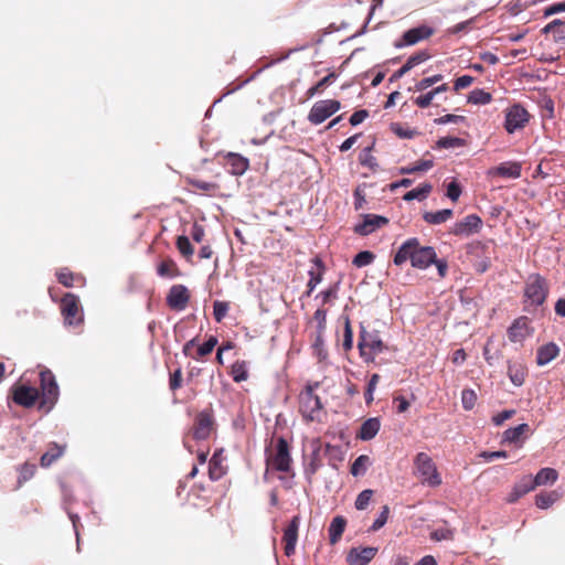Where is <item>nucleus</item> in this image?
<instances>
[{
    "label": "nucleus",
    "instance_id": "10",
    "mask_svg": "<svg viewBox=\"0 0 565 565\" xmlns=\"http://www.w3.org/2000/svg\"><path fill=\"white\" fill-rule=\"evenodd\" d=\"M482 227V220L476 214H469L463 220L456 222L450 233L456 236H470L479 233Z\"/></svg>",
    "mask_w": 565,
    "mask_h": 565
},
{
    "label": "nucleus",
    "instance_id": "32",
    "mask_svg": "<svg viewBox=\"0 0 565 565\" xmlns=\"http://www.w3.org/2000/svg\"><path fill=\"white\" fill-rule=\"evenodd\" d=\"M490 173H495L502 177L516 179L521 174V168L518 163H503L492 169Z\"/></svg>",
    "mask_w": 565,
    "mask_h": 565
},
{
    "label": "nucleus",
    "instance_id": "17",
    "mask_svg": "<svg viewBox=\"0 0 565 565\" xmlns=\"http://www.w3.org/2000/svg\"><path fill=\"white\" fill-rule=\"evenodd\" d=\"M213 430V420L209 414H200L194 426V437L205 439Z\"/></svg>",
    "mask_w": 565,
    "mask_h": 565
},
{
    "label": "nucleus",
    "instance_id": "11",
    "mask_svg": "<svg viewBox=\"0 0 565 565\" xmlns=\"http://www.w3.org/2000/svg\"><path fill=\"white\" fill-rule=\"evenodd\" d=\"M321 402L320 398L313 394L311 387H308L300 396V408L305 416L310 418L311 420L317 418L319 412L321 411Z\"/></svg>",
    "mask_w": 565,
    "mask_h": 565
},
{
    "label": "nucleus",
    "instance_id": "60",
    "mask_svg": "<svg viewBox=\"0 0 565 565\" xmlns=\"http://www.w3.org/2000/svg\"><path fill=\"white\" fill-rule=\"evenodd\" d=\"M189 299H190L189 290L184 286L179 285V310H181L185 307Z\"/></svg>",
    "mask_w": 565,
    "mask_h": 565
},
{
    "label": "nucleus",
    "instance_id": "36",
    "mask_svg": "<svg viewBox=\"0 0 565 565\" xmlns=\"http://www.w3.org/2000/svg\"><path fill=\"white\" fill-rule=\"evenodd\" d=\"M427 60V55L425 53H419L411 56L407 62L397 71L396 76L401 77L407 72H409L414 66L420 64L422 62Z\"/></svg>",
    "mask_w": 565,
    "mask_h": 565
},
{
    "label": "nucleus",
    "instance_id": "39",
    "mask_svg": "<svg viewBox=\"0 0 565 565\" xmlns=\"http://www.w3.org/2000/svg\"><path fill=\"white\" fill-rule=\"evenodd\" d=\"M491 95L482 89H473L468 97V102L475 105H486L490 103Z\"/></svg>",
    "mask_w": 565,
    "mask_h": 565
},
{
    "label": "nucleus",
    "instance_id": "51",
    "mask_svg": "<svg viewBox=\"0 0 565 565\" xmlns=\"http://www.w3.org/2000/svg\"><path fill=\"white\" fill-rule=\"evenodd\" d=\"M460 194H461L460 185L456 181L450 182L447 186V196L451 201L456 202L459 199Z\"/></svg>",
    "mask_w": 565,
    "mask_h": 565
},
{
    "label": "nucleus",
    "instance_id": "1",
    "mask_svg": "<svg viewBox=\"0 0 565 565\" xmlns=\"http://www.w3.org/2000/svg\"><path fill=\"white\" fill-rule=\"evenodd\" d=\"M415 476L423 484L428 487H438L441 483V477L437 471L431 457L426 452H419L414 459Z\"/></svg>",
    "mask_w": 565,
    "mask_h": 565
},
{
    "label": "nucleus",
    "instance_id": "62",
    "mask_svg": "<svg viewBox=\"0 0 565 565\" xmlns=\"http://www.w3.org/2000/svg\"><path fill=\"white\" fill-rule=\"evenodd\" d=\"M352 343H353V339H352V330H351V327H350L349 321H347V323H345V330H344V341H343V347H344L347 350H350V349L352 348Z\"/></svg>",
    "mask_w": 565,
    "mask_h": 565
},
{
    "label": "nucleus",
    "instance_id": "16",
    "mask_svg": "<svg viewBox=\"0 0 565 565\" xmlns=\"http://www.w3.org/2000/svg\"><path fill=\"white\" fill-rule=\"evenodd\" d=\"M509 339L512 342H522L526 337L530 335V327L526 318H519L510 327Z\"/></svg>",
    "mask_w": 565,
    "mask_h": 565
},
{
    "label": "nucleus",
    "instance_id": "47",
    "mask_svg": "<svg viewBox=\"0 0 565 565\" xmlns=\"http://www.w3.org/2000/svg\"><path fill=\"white\" fill-rule=\"evenodd\" d=\"M388 513H390L388 507L384 505L382 509V512L380 513L377 519L373 522L371 530L377 531L381 527H383L385 525V523L387 522Z\"/></svg>",
    "mask_w": 565,
    "mask_h": 565
},
{
    "label": "nucleus",
    "instance_id": "57",
    "mask_svg": "<svg viewBox=\"0 0 565 565\" xmlns=\"http://www.w3.org/2000/svg\"><path fill=\"white\" fill-rule=\"evenodd\" d=\"M394 404L396 405V411L397 413H405L409 405H411V402L407 401L404 396H395L394 399H393Z\"/></svg>",
    "mask_w": 565,
    "mask_h": 565
},
{
    "label": "nucleus",
    "instance_id": "26",
    "mask_svg": "<svg viewBox=\"0 0 565 565\" xmlns=\"http://www.w3.org/2000/svg\"><path fill=\"white\" fill-rule=\"evenodd\" d=\"M227 163L231 166V171L233 174L241 175L243 174L247 168H248V161L244 157L228 152L226 154Z\"/></svg>",
    "mask_w": 565,
    "mask_h": 565
},
{
    "label": "nucleus",
    "instance_id": "48",
    "mask_svg": "<svg viewBox=\"0 0 565 565\" xmlns=\"http://www.w3.org/2000/svg\"><path fill=\"white\" fill-rule=\"evenodd\" d=\"M179 252L186 257L193 255L194 248L191 246L188 237L179 236Z\"/></svg>",
    "mask_w": 565,
    "mask_h": 565
},
{
    "label": "nucleus",
    "instance_id": "7",
    "mask_svg": "<svg viewBox=\"0 0 565 565\" xmlns=\"http://www.w3.org/2000/svg\"><path fill=\"white\" fill-rule=\"evenodd\" d=\"M11 396L17 405L30 408L34 406L35 402L40 398V392L33 386L15 384L11 387Z\"/></svg>",
    "mask_w": 565,
    "mask_h": 565
},
{
    "label": "nucleus",
    "instance_id": "23",
    "mask_svg": "<svg viewBox=\"0 0 565 565\" xmlns=\"http://www.w3.org/2000/svg\"><path fill=\"white\" fill-rule=\"evenodd\" d=\"M57 281L64 287H73L75 284H83L84 277L79 274L72 273L68 268H61L56 273Z\"/></svg>",
    "mask_w": 565,
    "mask_h": 565
},
{
    "label": "nucleus",
    "instance_id": "58",
    "mask_svg": "<svg viewBox=\"0 0 565 565\" xmlns=\"http://www.w3.org/2000/svg\"><path fill=\"white\" fill-rule=\"evenodd\" d=\"M472 82H473L472 76H469V75L460 76L456 79L454 88H455V90H460L462 88L470 86Z\"/></svg>",
    "mask_w": 565,
    "mask_h": 565
},
{
    "label": "nucleus",
    "instance_id": "15",
    "mask_svg": "<svg viewBox=\"0 0 565 565\" xmlns=\"http://www.w3.org/2000/svg\"><path fill=\"white\" fill-rule=\"evenodd\" d=\"M300 520L294 516L284 533L285 553L290 556L295 552L296 543L298 540V529Z\"/></svg>",
    "mask_w": 565,
    "mask_h": 565
},
{
    "label": "nucleus",
    "instance_id": "50",
    "mask_svg": "<svg viewBox=\"0 0 565 565\" xmlns=\"http://www.w3.org/2000/svg\"><path fill=\"white\" fill-rule=\"evenodd\" d=\"M436 94L434 93V90L431 89L430 92H428L427 94L425 95H420L418 96L416 99H415V104L420 107V108H426L428 107L433 99L435 98Z\"/></svg>",
    "mask_w": 565,
    "mask_h": 565
},
{
    "label": "nucleus",
    "instance_id": "12",
    "mask_svg": "<svg viewBox=\"0 0 565 565\" xmlns=\"http://www.w3.org/2000/svg\"><path fill=\"white\" fill-rule=\"evenodd\" d=\"M435 258H436V252L433 247H430V246L422 247L418 244L414 248V253H413V257H412V266L419 268V269H425L430 264H433L435 262Z\"/></svg>",
    "mask_w": 565,
    "mask_h": 565
},
{
    "label": "nucleus",
    "instance_id": "22",
    "mask_svg": "<svg viewBox=\"0 0 565 565\" xmlns=\"http://www.w3.org/2000/svg\"><path fill=\"white\" fill-rule=\"evenodd\" d=\"M381 427V423L379 418H369L365 420L360 429L359 437L362 440H371L376 436Z\"/></svg>",
    "mask_w": 565,
    "mask_h": 565
},
{
    "label": "nucleus",
    "instance_id": "61",
    "mask_svg": "<svg viewBox=\"0 0 565 565\" xmlns=\"http://www.w3.org/2000/svg\"><path fill=\"white\" fill-rule=\"evenodd\" d=\"M564 11H565V1L551 4L550 7H547L545 9L544 14L546 17H548V15H553V14H556V13H559V12H564Z\"/></svg>",
    "mask_w": 565,
    "mask_h": 565
},
{
    "label": "nucleus",
    "instance_id": "38",
    "mask_svg": "<svg viewBox=\"0 0 565 565\" xmlns=\"http://www.w3.org/2000/svg\"><path fill=\"white\" fill-rule=\"evenodd\" d=\"M369 465H370V458L365 455H361L354 460V462L351 467V473L355 477L364 475Z\"/></svg>",
    "mask_w": 565,
    "mask_h": 565
},
{
    "label": "nucleus",
    "instance_id": "54",
    "mask_svg": "<svg viewBox=\"0 0 565 565\" xmlns=\"http://www.w3.org/2000/svg\"><path fill=\"white\" fill-rule=\"evenodd\" d=\"M334 74L331 73L320 79L312 88L309 89V95L313 96L317 92H319L322 87L330 84L334 79Z\"/></svg>",
    "mask_w": 565,
    "mask_h": 565
},
{
    "label": "nucleus",
    "instance_id": "45",
    "mask_svg": "<svg viewBox=\"0 0 565 565\" xmlns=\"http://www.w3.org/2000/svg\"><path fill=\"white\" fill-rule=\"evenodd\" d=\"M374 259V255L371 252H360L353 259V264L358 267L370 265Z\"/></svg>",
    "mask_w": 565,
    "mask_h": 565
},
{
    "label": "nucleus",
    "instance_id": "40",
    "mask_svg": "<svg viewBox=\"0 0 565 565\" xmlns=\"http://www.w3.org/2000/svg\"><path fill=\"white\" fill-rule=\"evenodd\" d=\"M477 394L473 390L466 388L461 393V403L465 409L470 411L475 407Z\"/></svg>",
    "mask_w": 565,
    "mask_h": 565
},
{
    "label": "nucleus",
    "instance_id": "18",
    "mask_svg": "<svg viewBox=\"0 0 565 565\" xmlns=\"http://www.w3.org/2000/svg\"><path fill=\"white\" fill-rule=\"evenodd\" d=\"M433 34V29L422 25L418 28H414L404 33L403 40L404 44L413 45L419 42L420 40L427 39Z\"/></svg>",
    "mask_w": 565,
    "mask_h": 565
},
{
    "label": "nucleus",
    "instance_id": "34",
    "mask_svg": "<svg viewBox=\"0 0 565 565\" xmlns=\"http://www.w3.org/2000/svg\"><path fill=\"white\" fill-rule=\"evenodd\" d=\"M529 430L527 424H521L516 427L509 428L503 433V441L515 444L520 440L521 436Z\"/></svg>",
    "mask_w": 565,
    "mask_h": 565
},
{
    "label": "nucleus",
    "instance_id": "53",
    "mask_svg": "<svg viewBox=\"0 0 565 565\" xmlns=\"http://www.w3.org/2000/svg\"><path fill=\"white\" fill-rule=\"evenodd\" d=\"M217 341L215 338H210L205 343H203L202 345H200L198 348V353L200 356H204L209 353H211L213 351V349L215 348Z\"/></svg>",
    "mask_w": 565,
    "mask_h": 565
},
{
    "label": "nucleus",
    "instance_id": "31",
    "mask_svg": "<svg viewBox=\"0 0 565 565\" xmlns=\"http://www.w3.org/2000/svg\"><path fill=\"white\" fill-rule=\"evenodd\" d=\"M544 33H552L555 41L565 40V21L559 19L553 20L543 29Z\"/></svg>",
    "mask_w": 565,
    "mask_h": 565
},
{
    "label": "nucleus",
    "instance_id": "20",
    "mask_svg": "<svg viewBox=\"0 0 565 565\" xmlns=\"http://www.w3.org/2000/svg\"><path fill=\"white\" fill-rule=\"evenodd\" d=\"M534 488L535 484H533L531 476H526L514 486L512 492L508 498V501L511 503L515 502L519 498L532 491Z\"/></svg>",
    "mask_w": 565,
    "mask_h": 565
},
{
    "label": "nucleus",
    "instance_id": "56",
    "mask_svg": "<svg viewBox=\"0 0 565 565\" xmlns=\"http://www.w3.org/2000/svg\"><path fill=\"white\" fill-rule=\"evenodd\" d=\"M514 414V409H507L493 416L492 420L495 425L499 426L502 425L505 420L510 419Z\"/></svg>",
    "mask_w": 565,
    "mask_h": 565
},
{
    "label": "nucleus",
    "instance_id": "28",
    "mask_svg": "<svg viewBox=\"0 0 565 565\" xmlns=\"http://www.w3.org/2000/svg\"><path fill=\"white\" fill-rule=\"evenodd\" d=\"M558 478V473L555 469L553 468H543L541 469L534 479H532V482L533 484H535V487L537 486H545V484H548V483H554Z\"/></svg>",
    "mask_w": 565,
    "mask_h": 565
},
{
    "label": "nucleus",
    "instance_id": "29",
    "mask_svg": "<svg viewBox=\"0 0 565 565\" xmlns=\"http://www.w3.org/2000/svg\"><path fill=\"white\" fill-rule=\"evenodd\" d=\"M563 495V492L561 490H553L547 493H540L536 495L535 503L537 508L540 509H547L553 503L558 501Z\"/></svg>",
    "mask_w": 565,
    "mask_h": 565
},
{
    "label": "nucleus",
    "instance_id": "46",
    "mask_svg": "<svg viewBox=\"0 0 565 565\" xmlns=\"http://www.w3.org/2000/svg\"><path fill=\"white\" fill-rule=\"evenodd\" d=\"M438 147L449 149L463 146V140L458 137H445L438 140Z\"/></svg>",
    "mask_w": 565,
    "mask_h": 565
},
{
    "label": "nucleus",
    "instance_id": "43",
    "mask_svg": "<svg viewBox=\"0 0 565 565\" xmlns=\"http://www.w3.org/2000/svg\"><path fill=\"white\" fill-rule=\"evenodd\" d=\"M373 495V491L370 489L363 490L355 500V508L358 510H364L369 505Z\"/></svg>",
    "mask_w": 565,
    "mask_h": 565
},
{
    "label": "nucleus",
    "instance_id": "25",
    "mask_svg": "<svg viewBox=\"0 0 565 565\" xmlns=\"http://www.w3.org/2000/svg\"><path fill=\"white\" fill-rule=\"evenodd\" d=\"M508 375L515 386H521L525 381L526 370L520 362H511L508 366Z\"/></svg>",
    "mask_w": 565,
    "mask_h": 565
},
{
    "label": "nucleus",
    "instance_id": "24",
    "mask_svg": "<svg viewBox=\"0 0 565 565\" xmlns=\"http://www.w3.org/2000/svg\"><path fill=\"white\" fill-rule=\"evenodd\" d=\"M223 450L215 451L210 460V476L214 480H218L225 473V467L223 465Z\"/></svg>",
    "mask_w": 565,
    "mask_h": 565
},
{
    "label": "nucleus",
    "instance_id": "9",
    "mask_svg": "<svg viewBox=\"0 0 565 565\" xmlns=\"http://www.w3.org/2000/svg\"><path fill=\"white\" fill-rule=\"evenodd\" d=\"M529 113L520 105H513L507 110L504 127L509 134L522 129L529 121Z\"/></svg>",
    "mask_w": 565,
    "mask_h": 565
},
{
    "label": "nucleus",
    "instance_id": "37",
    "mask_svg": "<svg viewBox=\"0 0 565 565\" xmlns=\"http://www.w3.org/2000/svg\"><path fill=\"white\" fill-rule=\"evenodd\" d=\"M18 487L29 481L35 473L36 467L33 463L24 462L19 467Z\"/></svg>",
    "mask_w": 565,
    "mask_h": 565
},
{
    "label": "nucleus",
    "instance_id": "63",
    "mask_svg": "<svg viewBox=\"0 0 565 565\" xmlns=\"http://www.w3.org/2000/svg\"><path fill=\"white\" fill-rule=\"evenodd\" d=\"M480 456L488 461H492L499 458H507L508 454L505 451H483Z\"/></svg>",
    "mask_w": 565,
    "mask_h": 565
},
{
    "label": "nucleus",
    "instance_id": "33",
    "mask_svg": "<svg viewBox=\"0 0 565 565\" xmlns=\"http://www.w3.org/2000/svg\"><path fill=\"white\" fill-rule=\"evenodd\" d=\"M452 216V210L445 209L437 212H426L423 217L429 224H441Z\"/></svg>",
    "mask_w": 565,
    "mask_h": 565
},
{
    "label": "nucleus",
    "instance_id": "21",
    "mask_svg": "<svg viewBox=\"0 0 565 565\" xmlns=\"http://www.w3.org/2000/svg\"><path fill=\"white\" fill-rule=\"evenodd\" d=\"M558 347L555 343H547L537 351L536 362L539 365H546L558 354Z\"/></svg>",
    "mask_w": 565,
    "mask_h": 565
},
{
    "label": "nucleus",
    "instance_id": "5",
    "mask_svg": "<svg viewBox=\"0 0 565 565\" xmlns=\"http://www.w3.org/2000/svg\"><path fill=\"white\" fill-rule=\"evenodd\" d=\"M546 295V281L540 275H531L524 290L526 305L537 307L544 302Z\"/></svg>",
    "mask_w": 565,
    "mask_h": 565
},
{
    "label": "nucleus",
    "instance_id": "4",
    "mask_svg": "<svg viewBox=\"0 0 565 565\" xmlns=\"http://www.w3.org/2000/svg\"><path fill=\"white\" fill-rule=\"evenodd\" d=\"M359 349L365 361H374L375 356L384 352L387 347L382 341L377 331L369 332L362 328Z\"/></svg>",
    "mask_w": 565,
    "mask_h": 565
},
{
    "label": "nucleus",
    "instance_id": "30",
    "mask_svg": "<svg viewBox=\"0 0 565 565\" xmlns=\"http://www.w3.org/2000/svg\"><path fill=\"white\" fill-rule=\"evenodd\" d=\"M345 520L342 516H335L329 526L330 543L335 544L342 536L345 529Z\"/></svg>",
    "mask_w": 565,
    "mask_h": 565
},
{
    "label": "nucleus",
    "instance_id": "2",
    "mask_svg": "<svg viewBox=\"0 0 565 565\" xmlns=\"http://www.w3.org/2000/svg\"><path fill=\"white\" fill-rule=\"evenodd\" d=\"M40 407L49 412L58 399L60 390L54 374L46 367L40 371Z\"/></svg>",
    "mask_w": 565,
    "mask_h": 565
},
{
    "label": "nucleus",
    "instance_id": "59",
    "mask_svg": "<svg viewBox=\"0 0 565 565\" xmlns=\"http://www.w3.org/2000/svg\"><path fill=\"white\" fill-rule=\"evenodd\" d=\"M369 116V113L367 110H358L355 111L351 117H350V124L352 126H356V125H360L361 122H363Z\"/></svg>",
    "mask_w": 565,
    "mask_h": 565
},
{
    "label": "nucleus",
    "instance_id": "35",
    "mask_svg": "<svg viewBox=\"0 0 565 565\" xmlns=\"http://www.w3.org/2000/svg\"><path fill=\"white\" fill-rule=\"evenodd\" d=\"M431 189L433 188L429 183H424V184L411 190L409 192H407L404 195V200L405 201H413V200L422 201L430 193Z\"/></svg>",
    "mask_w": 565,
    "mask_h": 565
},
{
    "label": "nucleus",
    "instance_id": "49",
    "mask_svg": "<svg viewBox=\"0 0 565 565\" xmlns=\"http://www.w3.org/2000/svg\"><path fill=\"white\" fill-rule=\"evenodd\" d=\"M228 311V305L223 301H215L214 302V317L216 321H221Z\"/></svg>",
    "mask_w": 565,
    "mask_h": 565
},
{
    "label": "nucleus",
    "instance_id": "42",
    "mask_svg": "<svg viewBox=\"0 0 565 565\" xmlns=\"http://www.w3.org/2000/svg\"><path fill=\"white\" fill-rule=\"evenodd\" d=\"M433 167L431 160H422L419 162L414 163L413 166L403 168L401 170L402 173H414V172H424L428 171Z\"/></svg>",
    "mask_w": 565,
    "mask_h": 565
},
{
    "label": "nucleus",
    "instance_id": "27",
    "mask_svg": "<svg viewBox=\"0 0 565 565\" xmlns=\"http://www.w3.org/2000/svg\"><path fill=\"white\" fill-rule=\"evenodd\" d=\"M64 452V448L57 444L50 445L49 449L41 456L40 463L42 467H50Z\"/></svg>",
    "mask_w": 565,
    "mask_h": 565
},
{
    "label": "nucleus",
    "instance_id": "52",
    "mask_svg": "<svg viewBox=\"0 0 565 565\" xmlns=\"http://www.w3.org/2000/svg\"><path fill=\"white\" fill-rule=\"evenodd\" d=\"M463 120H465L463 116L448 114V115H445V116H441V117L435 119V122L438 125H446V124H450V122L458 124Z\"/></svg>",
    "mask_w": 565,
    "mask_h": 565
},
{
    "label": "nucleus",
    "instance_id": "8",
    "mask_svg": "<svg viewBox=\"0 0 565 565\" xmlns=\"http://www.w3.org/2000/svg\"><path fill=\"white\" fill-rule=\"evenodd\" d=\"M291 458L288 450V444L280 438L277 441L275 454L268 458L267 465L278 471H289Z\"/></svg>",
    "mask_w": 565,
    "mask_h": 565
},
{
    "label": "nucleus",
    "instance_id": "55",
    "mask_svg": "<svg viewBox=\"0 0 565 565\" xmlns=\"http://www.w3.org/2000/svg\"><path fill=\"white\" fill-rule=\"evenodd\" d=\"M431 539L437 542L443 540H450L452 539V532L448 529H438L431 533Z\"/></svg>",
    "mask_w": 565,
    "mask_h": 565
},
{
    "label": "nucleus",
    "instance_id": "3",
    "mask_svg": "<svg viewBox=\"0 0 565 565\" xmlns=\"http://www.w3.org/2000/svg\"><path fill=\"white\" fill-rule=\"evenodd\" d=\"M60 309L66 326L79 327L83 323V310L76 295L72 292L65 294L61 299Z\"/></svg>",
    "mask_w": 565,
    "mask_h": 565
},
{
    "label": "nucleus",
    "instance_id": "6",
    "mask_svg": "<svg viewBox=\"0 0 565 565\" xmlns=\"http://www.w3.org/2000/svg\"><path fill=\"white\" fill-rule=\"evenodd\" d=\"M340 109V103L334 99L316 102L308 115V120L313 125H320Z\"/></svg>",
    "mask_w": 565,
    "mask_h": 565
},
{
    "label": "nucleus",
    "instance_id": "19",
    "mask_svg": "<svg viewBox=\"0 0 565 565\" xmlns=\"http://www.w3.org/2000/svg\"><path fill=\"white\" fill-rule=\"evenodd\" d=\"M416 245H418V241L416 238L406 241L395 254L394 264L401 266L408 259L412 262L414 248Z\"/></svg>",
    "mask_w": 565,
    "mask_h": 565
},
{
    "label": "nucleus",
    "instance_id": "41",
    "mask_svg": "<svg viewBox=\"0 0 565 565\" xmlns=\"http://www.w3.org/2000/svg\"><path fill=\"white\" fill-rule=\"evenodd\" d=\"M174 262L171 258L163 259L157 267L158 275L161 277H172L174 271Z\"/></svg>",
    "mask_w": 565,
    "mask_h": 565
},
{
    "label": "nucleus",
    "instance_id": "44",
    "mask_svg": "<svg viewBox=\"0 0 565 565\" xmlns=\"http://www.w3.org/2000/svg\"><path fill=\"white\" fill-rule=\"evenodd\" d=\"M443 79V75L440 74H437V75H434V76H430V77H425L423 79H420L416 85H415V89L417 92H422V90H425L427 89L428 87L433 86L434 84L440 82Z\"/></svg>",
    "mask_w": 565,
    "mask_h": 565
},
{
    "label": "nucleus",
    "instance_id": "13",
    "mask_svg": "<svg viewBox=\"0 0 565 565\" xmlns=\"http://www.w3.org/2000/svg\"><path fill=\"white\" fill-rule=\"evenodd\" d=\"M387 218L380 215L366 214L363 221L354 226L355 233L366 236L387 223Z\"/></svg>",
    "mask_w": 565,
    "mask_h": 565
},
{
    "label": "nucleus",
    "instance_id": "14",
    "mask_svg": "<svg viewBox=\"0 0 565 565\" xmlns=\"http://www.w3.org/2000/svg\"><path fill=\"white\" fill-rule=\"evenodd\" d=\"M377 553L376 547H362L352 548L348 554V563L350 565H366L369 564Z\"/></svg>",
    "mask_w": 565,
    "mask_h": 565
},
{
    "label": "nucleus",
    "instance_id": "64",
    "mask_svg": "<svg viewBox=\"0 0 565 565\" xmlns=\"http://www.w3.org/2000/svg\"><path fill=\"white\" fill-rule=\"evenodd\" d=\"M167 302L171 309L177 310V286H172L170 288V291L167 297Z\"/></svg>",
    "mask_w": 565,
    "mask_h": 565
}]
</instances>
